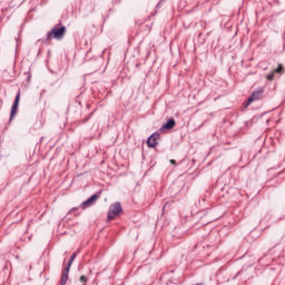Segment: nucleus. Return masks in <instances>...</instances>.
I'll return each instance as SVG.
<instances>
[{"mask_svg": "<svg viewBox=\"0 0 285 285\" xmlns=\"http://www.w3.org/2000/svg\"><path fill=\"white\" fill-rule=\"evenodd\" d=\"M124 213V209L121 208V204L115 203L109 207V212L107 214V219H115V217H119V215Z\"/></svg>", "mask_w": 285, "mask_h": 285, "instance_id": "obj_1", "label": "nucleus"}, {"mask_svg": "<svg viewBox=\"0 0 285 285\" xmlns=\"http://www.w3.org/2000/svg\"><path fill=\"white\" fill-rule=\"evenodd\" d=\"M157 141H159V134H153L147 140L148 148H156Z\"/></svg>", "mask_w": 285, "mask_h": 285, "instance_id": "obj_3", "label": "nucleus"}, {"mask_svg": "<svg viewBox=\"0 0 285 285\" xmlns=\"http://www.w3.org/2000/svg\"><path fill=\"white\" fill-rule=\"evenodd\" d=\"M21 98V94H18L14 100V104L11 109V117H14L17 115V108H19V99Z\"/></svg>", "mask_w": 285, "mask_h": 285, "instance_id": "obj_5", "label": "nucleus"}, {"mask_svg": "<svg viewBox=\"0 0 285 285\" xmlns=\"http://www.w3.org/2000/svg\"><path fill=\"white\" fill-rule=\"evenodd\" d=\"M86 285V284H85Z\"/></svg>", "mask_w": 285, "mask_h": 285, "instance_id": "obj_14", "label": "nucleus"}, {"mask_svg": "<svg viewBox=\"0 0 285 285\" xmlns=\"http://www.w3.org/2000/svg\"><path fill=\"white\" fill-rule=\"evenodd\" d=\"M97 199H99V195H92L89 199L85 200L81 205L80 208L82 210H86V208H90V206H94V204L97 203Z\"/></svg>", "mask_w": 285, "mask_h": 285, "instance_id": "obj_2", "label": "nucleus"}, {"mask_svg": "<svg viewBox=\"0 0 285 285\" xmlns=\"http://www.w3.org/2000/svg\"><path fill=\"white\" fill-rule=\"evenodd\" d=\"M170 164L175 165V164H176V163H175V159H171V160H170Z\"/></svg>", "mask_w": 285, "mask_h": 285, "instance_id": "obj_12", "label": "nucleus"}, {"mask_svg": "<svg viewBox=\"0 0 285 285\" xmlns=\"http://www.w3.org/2000/svg\"><path fill=\"white\" fill-rule=\"evenodd\" d=\"M175 128V120L170 119L167 124L163 126V130H173Z\"/></svg>", "mask_w": 285, "mask_h": 285, "instance_id": "obj_6", "label": "nucleus"}, {"mask_svg": "<svg viewBox=\"0 0 285 285\" xmlns=\"http://www.w3.org/2000/svg\"><path fill=\"white\" fill-rule=\"evenodd\" d=\"M72 262L69 263V266H71Z\"/></svg>", "mask_w": 285, "mask_h": 285, "instance_id": "obj_13", "label": "nucleus"}, {"mask_svg": "<svg viewBox=\"0 0 285 285\" xmlns=\"http://www.w3.org/2000/svg\"><path fill=\"white\" fill-rule=\"evenodd\" d=\"M80 282H88V278H86V276H81Z\"/></svg>", "mask_w": 285, "mask_h": 285, "instance_id": "obj_10", "label": "nucleus"}, {"mask_svg": "<svg viewBox=\"0 0 285 285\" xmlns=\"http://www.w3.org/2000/svg\"><path fill=\"white\" fill-rule=\"evenodd\" d=\"M274 75H275V72H273L272 75H269V76L267 77V79H269V81L273 80Z\"/></svg>", "mask_w": 285, "mask_h": 285, "instance_id": "obj_11", "label": "nucleus"}, {"mask_svg": "<svg viewBox=\"0 0 285 285\" xmlns=\"http://www.w3.org/2000/svg\"><path fill=\"white\" fill-rule=\"evenodd\" d=\"M259 95H261L259 91L253 92L252 97L248 99V102L246 106H248V104H253V101H255V99H259Z\"/></svg>", "mask_w": 285, "mask_h": 285, "instance_id": "obj_7", "label": "nucleus"}, {"mask_svg": "<svg viewBox=\"0 0 285 285\" xmlns=\"http://www.w3.org/2000/svg\"><path fill=\"white\" fill-rule=\"evenodd\" d=\"M282 70H284V66L278 65V67L274 70V73L282 72Z\"/></svg>", "mask_w": 285, "mask_h": 285, "instance_id": "obj_8", "label": "nucleus"}, {"mask_svg": "<svg viewBox=\"0 0 285 285\" xmlns=\"http://www.w3.org/2000/svg\"><path fill=\"white\" fill-rule=\"evenodd\" d=\"M66 282H68V274H65L62 276V284H66Z\"/></svg>", "mask_w": 285, "mask_h": 285, "instance_id": "obj_9", "label": "nucleus"}, {"mask_svg": "<svg viewBox=\"0 0 285 285\" xmlns=\"http://www.w3.org/2000/svg\"><path fill=\"white\" fill-rule=\"evenodd\" d=\"M66 33V28L55 29L51 33L48 35V39H51L52 35L55 39H61Z\"/></svg>", "mask_w": 285, "mask_h": 285, "instance_id": "obj_4", "label": "nucleus"}]
</instances>
